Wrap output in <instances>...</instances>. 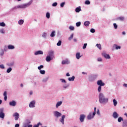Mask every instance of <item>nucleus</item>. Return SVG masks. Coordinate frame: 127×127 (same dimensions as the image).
Segmentation results:
<instances>
[{
    "label": "nucleus",
    "mask_w": 127,
    "mask_h": 127,
    "mask_svg": "<svg viewBox=\"0 0 127 127\" xmlns=\"http://www.w3.org/2000/svg\"><path fill=\"white\" fill-rule=\"evenodd\" d=\"M95 116H96V114H95V113L90 112L89 113L88 115L87 116V120H93V118L95 117Z\"/></svg>",
    "instance_id": "obj_6"
},
{
    "label": "nucleus",
    "mask_w": 127,
    "mask_h": 127,
    "mask_svg": "<svg viewBox=\"0 0 127 127\" xmlns=\"http://www.w3.org/2000/svg\"><path fill=\"white\" fill-rule=\"evenodd\" d=\"M51 37H54L55 36V31H53L50 35Z\"/></svg>",
    "instance_id": "obj_32"
},
{
    "label": "nucleus",
    "mask_w": 127,
    "mask_h": 127,
    "mask_svg": "<svg viewBox=\"0 0 127 127\" xmlns=\"http://www.w3.org/2000/svg\"><path fill=\"white\" fill-rule=\"evenodd\" d=\"M12 70V68H11V67H9L8 68H7V69L6 70V72L10 73Z\"/></svg>",
    "instance_id": "obj_37"
},
{
    "label": "nucleus",
    "mask_w": 127,
    "mask_h": 127,
    "mask_svg": "<svg viewBox=\"0 0 127 127\" xmlns=\"http://www.w3.org/2000/svg\"><path fill=\"white\" fill-rule=\"evenodd\" d=\"M7 66H9V67H11L14 65V62H11L10 63H8L7 64Z\"/></svg>",
    "instance_id": "obj_24"
},
{
    "label": "nucleus",
    "mask_w": 127,
    "mask_h": 127,
    "mask_svg": "<svg viewBox=\"0 0 127 127\" xmlns=\"http://www.w3.org/2000/svg\"><path fill=\"white\" fill-rule=\"evenodd\" d=\"M44 68V66L43 65H41L38 67V70H41V69H43Z\"/></svg>",
    "instance_id": "obj_39"
},
{
    "label": "nucleus",
    "mask_w": 127,
    "mask_h": 127,
    "mask_svg": "<svg viewBox=\"0 0 127 127\" xmlns=\"http://www.w3.org/2000/svg\"><path fill=\"white\" fill-rule=\"evenodd\" d=\"M4 54V52L2 51L0 53V56H3V55Z\"/></svg>",
    "instance_id": "obj_58"
},
{
    "label": "nucleus",
    "mask_w": 127,
    "mask_h": 127,
    "mask_svg": "<svg viewBox=\"0 0 127 127\" xmlns=\"http://www.w3.org/2000/svg\"><path fill=\"white\" fill-rule=\"evenodd\" d=\"M87 43L84 44L83 46L82 47L83 49H86L87 48Z\"/></svg>",
    "instance_id": "obj_50"
},
{
    "label": "nucleus",
    "mask_w": 127,
    "mask_h": 127,
    "mask_svg": "<svg viewBox=\"0 0 127 127\" xmlns=\"http://www.w3.org/2000/svg\"><path fill=\"white\" fill-rule=\"evenodd\" d=\"M13 117H15V120L17 121L19 119V114L18 113H15L13 114Z\"/></svg>",
    "instance_id": "obj_15"
},
{
    "label": "nucleus",
    "mask_w": 127,
    "mask_h": 127,
    "mask_svg": "<svg viewBox=\"0 0 127 127\" xmlns=\"http://www.w3.org/2000/svg\"><path fill=\"white\" fill-rule=\"evenodd\" d=\"M48 79H49V77H45L43 79L42 82H43L44 83H46V82L48 81Z\"/></svg>",
    "instance_id": "obj_28"
},
{
    "label": "nucleus",
    "mask_w": 127,
    "mask_h": 127,
    "mask_svg": "<svg viewBox=\"0 0 127 127\" xmlns=\"http://www.w3.org/2000/svg\"><path fill=\"white\" fill-rule=\"evenodd\" d=\"M31 3H32V0L30 1L28 3L18 5L13 7V8H11L10 9V11H13L14 10H16V9H17V8H26V7H28V6H29V5L31 4Z\"/></svg>",
    "instance_id": "obj_2"
},
{
    "label": "nucleus",
    "mask_w": 127,
    "mask_h": 127,
    "mask_svg": "<svg viewBox=\"0 0 127 127\" xmlns=\"http://www.w3.org/2000/svg\"><path fill=\"white\" fill-rule=\"evenodd\" d=\"M60 80L62 82V83H67L66 80L63 78L60 79Z\"/></svg>",
    "instance_id": "obj_45"
},
{
    "label": "nucleus",
    "mask_w": 127,
    "mask_h": 127,
    "mask_svg": "<svg viewBox=\"0 0 127 127\" xmlns=\"http://www.w3.org/2000/svg\"><path fill=\"white\" fill-rule=\"evenodd\" d=\"M123 86L125 87L126 88H127V83L123 84Z\"/></svg>",
    "instance_id": "obj_63"
},
{
    "label": "nucleus",
    "mask_w": 127,
    "mask_h": 127,
    "mask_svg": "<svg viewBox=\"0 0 127 127\" xmlns=\"http://www.w3.org/2000/svg\"><path fill=\"white\" fill-rule=\"evenodd\" d=\"M7 93L6 92V91H4V93H3V96H4V97H6V96H7Z\"/></svg>",
    "instance_id": "obj_57"
},
{
    "label": "nucleus",
    "mask_w": 127,
    "mask_h": 127,
    "mask_svg": "<svg viewBox=\"0 0 127 127\" xmlns=\"http://www.w3.org/2000/svg\"><path fill=\"white\" fill-rule=\"evenodd\" d=\"M82 10V9H81V6L77 7L75 8V12H80Z\"/></svg>",
    "instance_id": "obj_23"
},
{
    "label": "nucleus",
    "mask_w": 127,
    "mask_h": 127,
    "mask_svg": "<svg viewBox=\"0 0 127 127\" xmlns=\"http://www.w3.org/2000/svg\"><path fill=\"white\" fill-rule=\"evenodd\" d=\"M7 47H6V46H5V47L4 48V51H6L7 50Z\"/></svg>",
    "instance_id": "obj_62"
},
{
    "label": "nucleus",
    "mask_w": 127,
    "mask_h": 127,
    "mask_svg": "<svg viewBox=\"0 0 127 127\" xmlns=\"http://www.w3.org/2000/svg\"><path fill=\"white\" fill-rule=\"evenodd\" d=\"M85 118H86V115L84 114H81L79 116V121L81 123H84L85 121Z\"/></svg>",
    "instance_id": "obj_11"
},
{
    "label": "nucleus",
    "mask_w": 127,
    "mask_h": 127,
    "mask_svg": "<svg viewBox=\"0 0 127 127\" xmlns=\"http://www.w3.org/2000/svg\"><path fill=\"white\" fill-rule=\"evenodd\" d=\"M47 36V33L46 32H43L42 35V37H43V38H46V37Z\"/></svg>",
    "instance_id": "obj_31"
},
{
    "label": "nucleus",
    "mask_w": 127,
    "mask_h": 127,
    "mask_svg": "<svg viewBox=\"0 0 127 127\" xmlns=\"http://www.w3.org/2000/svg\"><path fill=\"white\" fill-rule=\"evenodd\" d=\"M123 127H127V120H124L123 122Z\"/></svg>",
    "instance_id": "obj_26"
},
{
    "label": "nucleus",
    "mask_w": 127,
    "mask_h": 127,
    "mask_svg": "<svg viewBox=\"0 0 127 127\" xmlns=\"http://www.w3.org/2000/svg\"><path fill=\"white\" fill-rule=\"evenodd\" d=\"M61 7H64V6L65 5V2H63L60 4Z\"/></svg>",
    "instance_id": "obj_49"
},
{
    "label": "nucleus",
    "mask_w": 127,
    "mask_h": 127,
    "mask_svg": "<svg viewBox=\"0 0 127 127\" xmlns=\"http://www.w3.org/2000/svg\"><path fill=\"white\" fill-rule=\"evenodd\" d=\"M116 45V49L118 50V49H121V46H118L117 45Z\"/></svg>",
    "instance_id": "obj_54"
},
{
    "label": "nucleus",
    "mask_w": 127,
    "mask_h": 127,
    "mask_svg": "<svg viewBox=\"0 0 127 127\" xmlns=\"http://www.w3.org/2000/svg\"><path fill=\"white\" fill-rule=\"evenodd\" d=\"M0 33H1L2 34H4V33H5V31H4L3 28L0 29Z\"/></svg>",
    "instance_id": "obj_30"
},
{
    "label": "nucleus",
    "mask_w": 127,
    "mask_h": 127,
    "mask_svg": "<svg viewBox=\"0 0 127 127\" xmlns=\"http://www.w3.org/2000/svg\"><path fill=\"white\" fill-rule=\"evenodd\" d=\"M90 3H91V2H90V0H86L85 1V4H90Z\"/></svg>",
    "instance_id": "obj_48"
},
{
    "label": "nucleus",
    "mask_w": 127,
    "mask_h": 127,
    "mask_svg": "<svg viewBox=\"0 0 127 127\" xmlns=\"http://www.w3.org/2000/svg\"><path fill=\"white\" fill-rule=\"evenodd\" d=\"M40 73L42 75H44V74H45V70H40Z\"/></svg>",
    "instance_id": "obj_44"
},
{
    "label": "nucleus",
    "mask_w": 127,
    "mask_h": 127,
    "mask_svg": "<svg viewBox=\"0 0 127 127\" xmlns=\"http://www.w3.org/2000/svg\"><path fill=\"white\" fill-rule=\"evenodd\" d=\"M73 37H74V34H71L70 36L68 38V40H72L73 39Z\"/></svg>",
    "instance_id": "obj_38"
},
{
    "label": "nucleus",
    "mask_w": 127,
    "mask_h": 127,
    "mask_svg": "<svg viewBox=\"0 0 127 127\" xmlns=\"http://www.w3.org/2000/svg\"><path fill=\"white\" fill-rule=\"evenodd\" d=\"M35 104H36L35 100H32L29 104V108H35Z\"/></svg>",
    "instance_id": "obj_9"
},
{
    "label": "nucleus",
    "mask_w": 127,
    "mask_h": 127,
    "mask_svg": "<svg viewBox=\"0 0 127 127\" xmlns=\"http://www.w3.org/2000/svg\"><path fill=\"white\" fill-rule=\"evenodd\" d=\"M76 26L77 27H79V26H81V22H77L76 23Z\"/></svg>",
    "instance_id": "obj_42"
},
{
    "label": "nucleus",
    "mask_w": 127,
    "mask_h": 127,
    "mask_svg": "<svg viewBox=\"0 0 127 127\" xmlns=\"http://www.w3.org/2000/svg\"><path fill=\"white\" fill-rule=\"evenodd\" d=\"M0 26H2V27H4V26H5V23H4V22H3L0 23Z\"/></svg>",
    "instance_id": "obj_41"
},
{
    "label": "nucleus",
    "mask_w": 127,
    "mask_h": 127,
    "mask_svg": "<svg viewBox=\"0 0 127 127\" xmlns=\"http://www.w3.org/2000/svg\"><path fill=\"white\" fill-rule=\"evenodd\" d=\"M97 77L98 75L97 74H91L88 76V80L89 82H94Z\"/></svg>",
    "instance_id": "obj_5"
},
{
    "label": "nucleus",
    "mask_w": 127,
    "mask_h": 127,
    "mask_svg": "<svg viewBox=\"0 0 127 127\" xmlns=\"http://www.w3.org/2000/svg\"><path fill=\"white\" fill-rule=\"evenodd\" d=\"M96 46L100 50H102V46L100 44H97Z\"/></svg>",
    "instance_id": "obj_34"
},
{
    "label": "nucleus",
    "mask_w": 127,
    "mask_h": 127,
    "mask_svg": "<svg viewBox=\"0 0 127 127\" xmlns=\"http://www.w3.org/2000/svg\"><path fill=\"white\" fill-rule=\"evenodd\" d=\"M113 25L115 29H117V28H118V25H117L116 23H114Z\"/></svg>",
    "instance_id": "obj_52"
},
{
    "label": "nucleus",
    "mask_w": 127,
    "mask_h": 127,
    "mask_svg": "<svg viewBox=\"0 0 127 127\" xmlns=\"http://www.w3.org/2000/svg\"><path fill=\"white\" fill-rule=\"evenodd\" d=\"M66 77H70V73L69 72H67L66 74Z\"/></svg>",
    "instance_id": "obj_61"
},
{
    "label": "nucleus",
    "mask_w": 127,
    "mask_h": 127,
    "mask_svg": "<svg viewBox=\"0 0 127 127\" xmlns=\"http://www.w3.org/2000/svg\"><path fill=\"white\" fill-rule=\"evenodd\" d=\"M68 80L69 82L74 81L75 80V76L73 75L71 77H68Z\"/></svg>",
    "instance_id": "obj_22"
},
{
    "label": "nucleus",
    "mask_w": 127,
    "mask_h": 127,
    "mask_svg": "<svg viewBox=\"0 0 127 127\" xmlns=\"http://www.w3.org/2000/svg\"><path fill=\"white\" fill-rule=\"evenodd\" d=\"M97 61H98V62H102V61H103V59H102L101 58H98Z\"/></svg>",
    "instance_id": "obj_55"
},
{
    "label": "nucleus",
    "mask_w": 127,
    "mask_h": 127,
    "mask_svg": "<svg viewBox=\"0 0 127 127\" xmlns=\"http://www.w3.org/2000/svg\"><path fill=\"white\" fill-rule=\"evenodd\" d=\"M69 29H70V30H74V28L73 26H70L69 27Z\"/></svg>",
    "instance_id": "obj_51"
},
{
    "label": "nucleus",
    "mask_w": 127,
    "mask_h": 127,
    "mask_svg": "<svg viewBox=\"0 0 127 127\" xmlns=\"http://www.w3.org/2000/svg\"><path fill=\"white\" fill-rule=\"evenodd\" d=\"M15 127H19V124H17L15 125Z\"/></svg>",
    "instance_id": "obj_64"
},
{
    "label": "nucleus",
    "mask_w": 127,
    "mask_h": 127,
    "mask_svg": "<svg viewBox=\"0 0 127 127\" xmlns=\"http://www.w3.org/2000/svg\"><path fill=\"white\" fill-rule=\"evenodd\" d=\"M39 126H42V124L40 122L38 123L36 125H34L33 127H39Z\"/></svg>",
    "instance_id": "obj_40"
},
{
    "label": "nucleus",
    "mask_w": 127,
    "mask_h": 127,
    "mask_svg": "<svg viewBox=\"0 0 127 127\" xmlns=\"http://www.w3.org/2000/svg\"><path fill=\"white\" fill-rule=\"evenodd\" d=\"M96 114H97V115H100V110H99V109L97 110V112H96Z\"/></svg>",
    "instance_id": "obj_60"
},
{
    "label": "nucleus",
    "mask_w": 127,
    "mask_h": 127,
    "mask_svg": "<svg viewBox=\"0 0 127 127\" xmlns=\"http://www.w3.org/2000/svg\"><path fill=\"white\" fill-rule=\"evenodd\" d=\"M66 116L65 115H62V118L60 119V123H62V125H64V120H65Z\"/></svg>",
    "instance_id": "obj_13"
},
{
    "label": "nucleus",
    "mask_w": 127,
    "mask_h": 127,
    "mask_svg": "<svg viewBox=\"0 0 127 127\" xmlns=\"http://www.w3.org/2000/svg\"><path fill=\"white\" fill-rule=\"evenodd\" d=\"M99 93L98 100L99 103L102 105H106V104H108L109 102V98L108 97H106L104 93L101 92Z\"/></svg>",
    "instance_id": "obj_1"
},
{
    "label": "nucleus",
    "mask_w": 127,
    "mask_h": 127,
    "mask_svg": "<svg viewBox=\"0 0 127 127\" xmlns=\"http://www.w3.org/2000/svg\"><path fill=\"white\" fill-rule=\"evenodd\" d=\"M35 55H43V52L42 51H38L35 52Z\"/></svg>",
    "instance_id": "obj_19"
},
{
    "label": "nucleus",
    "mask_w": 127,
    "mask_h": 127,
    "mask_svg": "<svg viewBox=\"0 0 127 127\" xmlns=\"http://www.w3.org/2000/svg\"><path fill=\"white\" fill-rule=\"evenodd\" d=\"M123 121H124V118L122 117H119L118 119V123H121V122H122Z\"/></svg>",
    "instance_id": "obj_36"
},
{
    "label": "nucleus",
    "mask_w": 127,
    "mask_h": 127,
    "mask_svg": "<svg viewBox=\"0 0 127 127\" xmlns=\"http://www.w3.org/2000/svg\"><path fill=\"white\" fill-rule=\"evenodd\" d=\"M24 22V21L22 19L19 20L18 21V24H19V25H22V24H23Z\"/></svg>",
    "instance_id": "obj_25"
},
{
    "label": "nucleus",
    "mask_w": 127,
    "mask_h": 127,
    "mask_svg": "<svg viewBox=\"0 0 127 127\" xmlns=\"http://www.w3.org/2000/svg\"><path fill=\"white\" fill-rule=\"evenodd\" d=\"M62 64L63 65H65V64H70V61H69L68 59L64 60L62 61Z\"/></svg>",
    "instance_id": "obj_16"
},
{
    "label": "nucleus",
    "mask_w": 127,
    "mask_h": 127,
    "mask_svg": "<svg viewBox=\"0 0 127 127\" xmlns=\"http://www.w3.org/2000/svg\"><path fill=\"white\" fill-rule=\"evenodd\" d=\"M14 48H15V47L12 45H8L7 46V49H9V50H13Z\"/></svg>",
    "instance_id": "obj_18"
},
{
    "label": "nucleus",
    "mask_w": 127,
    "mask_h": 127,
    "mask_svg": "<svg viewBox=\"0 0 127 127\" xmlns=\"http://www.w3.org/2000/svg\"><path fill=\"white\" fill-rule=\"evenodd\" d=\"M0 69H4V65L3 64H0Z\"/></svg>",
    "instance_id": "obj_56"
},
{
    "label": "nucleus",
    "mask_w": 127,
    "mask_h": 127,
    "mask_svg": "<svg viewBox=\"0 0 127 127\" xmlns=\"http://www.w3.org/2000/svg\"><path fill=\"white\" fill-rule=\"evenodd\" d=\"M97 84L99 86L97 91L98 93H101V92H102V87H104V86H105V83L103 82L102 80H99L97 82Z\"/></svg>",
    "instance_id": "obj_4"
},
{
    "label": "nucleus",
    "mask_w": 127,
    "mask_h": 127,
    "mask_svg": "<svg viewBox=\"0 0 127 127\" xmlns=\"http://www.w3.org/2000/svg\"><path fill=\"white\" fill-rule=\"evenodd\" d=\"M90 32H91V33H95V32H96V30H95V29L92 28L90 29Z\"/></svg>",
    "instance_id": "obj_47"
},
{
    "label": "nucleus",
    "mask_w": 127,
    "mask_h": 127,
    "mask_svg": "<svg viewBox=\"0 0 127 127\" xmlns=\"http://www.w3.org/2000/svg\"><path fill=\"white\" fill-rule=\"evenodd\" d=\"M113 117L114 119H118L119 118V114H118V113L114 112L113 113Z\"/></svg>",
    "instance_id": "obj_17"
},
{
    "label": "nucleus",
    "mask_w": 127,
    "mask_h": 127,
    "mask_svg": "<svg viewBox=\"0 0 127 127\" xmlns=\"http://www.w3.org/2000/svg\"><path fill=\"white\" fill-rule=\"evenodd\" d=\"M58 3L57 2H55L52 4V6H57Z\"/></svg>",
    "instance_id": "obj_53"
},
{
    "label": "nucleus",
    "mask_w": 127,
    "mask_h": 127,
    "mask_svg": "<svg viewBox=\"0 0 127 127\" xmlns=\"http://www.w3.org/2000/svg\"><path fill=\"white\" fill-rule=\"evenodd\" d=\"M81 57L80 55V53H77L76 54V59H79Z\"/></svg>",
    "instance_id": "obj_33"
},
{
    "label": "nucleus",
    "mask_w": 127,
    "mask_h": 127,
    "mask_svg": "<svg viewBox=\"0 0 127 127\" xmlns=\"http://www.w3.org/2000/svg\"><path fill=\"white\" fill-rule=\"evenodd\" d=\"M97 110V108L96 107H94V111L93 112V113H94V114L96 115V111Z\"/></svg>",
    "instance_id": "obj_59"
},
{
    "label": "nucleus",
    "mask_w": 127,
    "mask_h": 127,
    "mask_svg": "<svg viewBox=\"0 0 127 127\" xmlns=\"http://www.w3.org/2000/svg\"><path fill=\"white\" fill-rule=\"evenodd\" d=\"M102 56L104 57V58H106V59H111V57L110 56V55L107 54V53L104 52L102 54Z\"/></svg>",
    "instance_id": "obj_12"
},
{
    "label": "nucleus",
    "mask_w": 127,
    "mask_h": 127,
    "mask_svg": "<svg viewBox=\"0 0 127 127\" xmlns=\"http://www.w3.org/2000/svg\"><path fill=\"white\" fill-rule=\"evenodd\" d=\"M54 116L56 118H60V117H61V116H62V114L58 111H54Z\"/></svg>",
    "instance_id": "obj_10"
},
{
    "label": "nucleus",
    "mask_w": 127,
    "mask_h": 127,
    "mask_svg": "<svg viewBox=\"0 0 127 127\" xmlns=\"http://www.w3.org/2000/svg\"><path fill=\"white\" fill-rule=\"evenodd\" d=\"M9 105L11 106V107H15L16 106V102L13 100L9 103Z\"/></svg>",
    "instance_id": "obj_14"
},
{
    "label": "nucleus",
    "mask_w": 127,
    "mask_h": 127,
    "mask_svg": "<svg viewBox=\"0 0 127 127\" xmlns=\"http://www.w3.org/2000/svg\"><path fill=\"white\" fill-rule=\"evenodd\" d=\"M62 101H59L57 103L56 105V108L57 109H58V108H59V107H60V106H61V105H62Z\"/></svg>",
    "instance_id": "obj_20"
},
{
    "label": "nucleus",
    "mask_w": 127,
    "mask_h": 127,
    "mask_svg": "<svg viewBox=\"0 0 127 127\" xmlns=\"http://www.w3.org/2000/svg\"><path fill=\"white\" fill-rule=\"evenodd\" d=\"M4 111V109L3 108H0V119H4V117H5V114H4V112H3Z\"/></svg>",
    "instance_id": "obj_7"
},
{
    "label": "nucleus",
    "mask_w": 127,
    "mask_h": 127,
    "mask_svg": "<svg viewBox=\"0 0 127 127\" xmlns=\"http://www.w3.org/2000/svg\"><path fill=\"white\" fill-rule=\"evenodd\" d=\"M84 26H86V27H88L90 25V21H86L84 22Z\"/></svg>",
    "instance_id": "obj_21"
},
{
    "label": "nucleus",
    "mask_w": 127,
    "mask_h": 127,
    "mask_svg": "<svg viewBox=\"0 0 127 127\" xmlns=\"http://www.w3.org/2000/svg\"><path fill=\"white\" fill-rule=\"evenodd\" d=\"M31 122L29 120H27V123L24 124L23 127H32V125H30Z\"/></svg>",
    "instance_id": "obj_8"
},
{
    "label": "nucleus",
    "mask_w": 127,
    "mask_h": 127,
    "mask_svg": "<svg viewBox=\"0 0 127 127\" xmlns=\"http://www.w3.org/2000/svg\"><path fill=\"white\" fill-rule=\"evenodd\" d=\"M53 59H54V51L51 50L48 52V56L46 57V61L47 62H50Z\"/></svg>",
    "instance_id": "obj_3"
},
{
    "label": "nucleus",
    "mask_w": 127,
    "mask_h": 127,
    "mask_svg": "<svg viewBox=\"0 0 127 127\" xmlns=\"http://www.w3.org/2000/svg\"><path fill=\"white\" fill-rule=\"evenodd\" d=\"M113 105L114 107L117 106V105H118V101H117L116 99H113Z\"/></svg>",
    "instance_id": "obj_27"
},
{
    "label": "nucleus",
    "mask_w": 127,
    "mask_h": 127,
    "mask_svg": "<svg viewBox=\"0 0 127 127\" xmlns=\"http://www.w3.org/2000/svg\"><path fill=\"white\" fill-rule=\"evenodd\" d=\"M118 19H119L120 20H121V21H123L125 20V17H119L118 18Z\"/></svg>",
    "instance_id": "obj_46"
},
{
    "label": "nucleus",
    "mask_w": 127,
    "mask_h": 127,
    "mask_svg": "<svg viewBox=\"0 0 127 127\" xmlns=\"http://www.w3.org/2000/svg\"><path fill=\"white\" fill-rule=\"evenodd\" d=\"M69 87V84H64L63 85V88L64 89V90H66L67 88Z\"/></svg>",
    "instance_id": "obj_35"
},
{
    "label": "nucleus",
    "mask_w": 127,
    "mask_h": 127,
    "mask_svg": "<svg viewBox=\"0 0 127 127\" xmlns=\"http://www.w3.org/2000/svg\"><path fill=\"white\" fill-rule=\"evenodd\" d=\"M62 43V41H61V40L59 41V42L57 44V46H61Z\"/></svg>",
    "instance_id": "obj_43"
},
{
    "label": "nucleus",
    "mask_w": 127,
    "mask_h": 127,
    "mask_svg": "<svg viewBox=\"0 0 127 127\" xmlns=\"http://www.w3.org/2000/svg\"><path fill=\"white\" fill-rule=\"evenodd\" d=\"M46 17L47 18H48V19H49L50 18V13L47 12L46 14Z\"/></svg>",
    "instance_id": "obj_29"
}]
</instances>
